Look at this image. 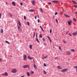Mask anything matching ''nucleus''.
<instances>
[{"label":"nucleus","instance_id":"obj_1","mask_svg":"<svg viewBox=\"0 0 77 77\" xmlns=\"http://www.w3.org/2000/svg\"><path fill=\"white\" fill-rule=\"evenodd\" d=\"M17 69H13L11 71V72H12V73H15V72H17Z\"/></svg>","mask_w":77,"mask_h":77},{"label":"nucleus","instance_id":"obj_2","mask_svg":"<svg viewBox=\"0 0 77 77\" xmlns=\"http://www.w3.org/2000/svg\"><path fill=\"white\" fill-rule=\"evenodd\" d=\"M23 60H26L27 59V55H26L24 54L23 56Z\"/></svg>","mask_w":77,"mask_h":77},{"label":"nucleus","instance_id":"obj_3","mask_svg":"<svg viewBox=\"0 0 77 77\" xmlns=\"http://www.w3.org/2000/svg\"><path fill=\"white\" fill-rule=\"evenodd\" d=\"M68 71L67 69H64L62 70L61 71L62 72H66V71Z\"/></svg>","mask_w":77,"mask_h":77},{"label":"nucleus","instance_id":"obj_4","mask_svg":"<svg viewBox=\"0 0 77 77\" xmlns=\"http://www.w3.org/2000/svg\"><path fill=\"white\" fill-rule=\"evenodd\" d=\"M8 73H7V72H5V73L4 74H2V75H5V76H8Z\"/></svg>","mask_w":77,"mask_h":77},{"label":"nucleus","instance_id":"obj_5","mask_svg":"<svg viewBox=\"0 0 77 77\" xmlns=\"http://www.w3.org/2000/svg\"><path fill=\"white\" fill-rule=\"evenodd\" d=\"M77 34V31L73 33L72 35H74V36H75Z\"/></svg>","mask_w":77,"mask_h":77},{"label":"nucleus","instance_id":"obj_6","mask_svg":"<svg viewBox=\"0 0 77 77\" xmlns=\"http://www.w3.org/2000/svg\"><path fill=\"white\" fill-rule=\"evenodd\" d=\"M28 65H24L23 66V68H28Z\"/></svg>","mask_w":77,"mask_h":77},{"label":"nucleus","instance_id":"obj_7","mask_svg":"<svg viewBox=\"0 0 77 77\" xmlns=\"http://www.w3.org/2000/svg\"><path fill=\"white\" fill-rule=\"evenodd\" d=\"M18 31L19 32H21V27H20V26H18Z\"/></svg>","mask_w":77,"mask_h":77},{"label":"nucleus","instance_id":"obj_8","mask_svg":"<svg viewBox=\"0 0 77 77\" xmlns=\"http://www.w3.org/2000/svg\"><path fill=\"white\" fill-rule=\"evenodd\" d=\"M34 68L35 69H37V66H36V65L35 64H34Z\"/></svg>","mask_w":77,"mask_h":77},{"label":"nucleus","instance_id":"obj_9","mask_svg":"<svg viewBox=\"0 0 77 77\" xmlns=\"http://www.w3.org/2000/svg\"><path fill=\"white\" fill-rule=\"evenodd\" d=\"M71 23H72V21L71 20L68 21V24L69 25H71Z\"/></svg>","mask_w":77,"mask_h":77},{"label":"nucleus","instance_id":"obj_10","mask_svg":"<svg viewBox=\"0 0 77 77\" xmlns=\"http://www.w3.org/2000/svg\"><path fill=\"white\" fill-rule=\"evenodd\" d=\"M57 68H58L59 69H62L63 68L62 67L60 66H57Z\"/></svg>","mask_w":77,"mask_h":77},{"label":"nucleus","instance_id":"obj_11","mask_svg":"<svg viewBox=\"0 0 77 77\" xmlns=\"http://www.w3.org/2000/svg\"><path fill=\"white\" fill-rule=\"evenodd\" d=\"M32 3L34 5H35V1L32 0Z\"/></svg>","mask_w":77,"mask_h":77},{"label":"nucleus","instance_id":"obj_12","mask_svg":"<svg viewBox=\"0 0 77 77\" xmlns=\"http://www.w3.org/2000/svg\"><path fill=\"white\" fill-rule=\"evenodd\" d=\"M66 53L68 55H69L71 54V52L69 51H67Z\"/></svg>","mask_w":77,"mask_h":77},{"label":"nucleus","instance_id":"obj_13","mask_svg":"<svg viewBox=\"0 0 77 77\" xmlns=\"http://www.w3.org/2000/svg\"><path fill=\"white\" fill-rule=\"evenodd\" d=\"M27 75L29 77V76H30V73L29 72H27Z\"/></svg>","mask_w":77,"mask_h":77},{"label":"nucleus","instance_id":"obj_14","mask_svg":"<svg viewBox=\"0 0 77 77\" xmlns=\"http://www.w3.org/2000/svg\"><path fill=\"white\" fill-rule=\"evenodd\" d=\"M29 47L30 49H32V47H33V45H30Z\"/></svg>","mask_w":77,"mask_h":77},{"label":"nucleus","instance_id":"obj_15","mask_svg":"<svg viewBox=\"0 0 77 77\" xmlns=\"http://www.w3.org/2000/svg\"><path fill=\"white\" fill-rule=\"evenodd\" d=\"M29 12H35V10L34 9H30L29 10Z\"/></svg>","mask_w":77,"mask_h":77},{"label":"nucleus","instance_id":"obj_16","mask_svg":"<svg viewBox=\"0 0 77 77\" xmlns=\"http://www.w3.org/2000/svg\"><path fill=\"white\" fill-rule=\"evenodd\" d=\"M28 59H29V60H32V59H33V58H31L29 56H28Z\"/></svg>","mask_w":77,"mask_h":77},{"label":"nucleus","instance_id":"obj_17","mask_svg":"<svg viewBox=\"0 0 77 77\" xmlns=\"http://www.w3.org/2000/svg\"><path fill=\"white\" fill-rule=\"evenodd\" d=\"M12 5H13V6H15L16 4H15V2H12Z\"/></svg>","mask_w":77,"mask_h":77},{"label":"nucleus","instance_id":"obj_18","mask_svg":"<svg viewBox=\"0 0 77 77\" xmlns=\"http://www.w3.org/2000/svg\"><path fill=\"white\" fill-rule=\"evenodd\" d=\"M18 24H19V26L21 27V23L19 21H18Z\"/></svg>","mask_w":77,"mask_h":77},{"label":"nucleus","instance_id":"obj_19","mask_svg":"<svg viewBox=\"0 0 77 77\" xmlns=\"http://www.w3.org/2000/svg\"><path fill=\"white\" fill-rule=\"evenodd\" d=\"M64 16H65V17H68V18H69V16L68 15H67L66 14H64Z\"/></svg>","mask_w":77,"mask_h":77},{"label":"nucleus","instance_id":"obj_20","mask_svg":"<svg viewBox=\"0 0 77 77\" xmlns=\"http://www.w3.org/2000/svg\"><path fill=\"white\" fill-rule=\"evenodd\" d=\"M53 3H57L58 2V1H53L52 2Z\"/></svg>","mask_w":77,"mask_h":77},{"label":"nucleus","instance_id":"obj_21","mask_svg":"<svg viewBox=\"0 0 77 77\" xmlns=\"http://www.w3.org/2000/svg\"><path fill=\"white\" fill-rule=\"evenodd\" d=\"M47 37L48 38V39H49L50 40L51 42V39H50V38L49 37V36H47Z\"/></svg>","mask_w":77,"mask_h":77},{"label":"nucleus","instance_id":"obj_22","mask_svg":"<svg viewBox=\"0 0 77 77\" xmlns=\"http://www.w3.org/2000/svg\"><path fill=\"white\" fill-rule=\"evenodd\" d=\"M43 72H44V74H47V72H46L44 70L43 71Z\"/></svg>","mask_w":77,"mask_h":77},{"label":"nucleus","instance_id":"obj_23","mask_svg":"<svg viewBox=\"0 0 77 77\" xmlns=\"http://www.w3.org/2000/svg\"><path fill=\"white\" fill-rule=\"evenodd\" d=\"M5 42L7 43V44H10V43L7 41H5Z\"/></svg>","mask_w":77,"mask_h":77},{"label":"nucleus","instance_id":"obj_24","mask_svg":"<svg viewBox=\"0 0 77 77\" xmlns=\"http://www.w3.org/2000/svg\"><path fill=\"white\" fill-rule=\"evenodd\" d=\"M40 11H41V12H42V13H43V11L42 10V9L41 8H40Z\"/></svg>","mask_w":77,"mask_h":77},{"label":"nucleus","instance_id":"obj_25","mask_svg":"<svg viewBox=\"0 0 77 77\" xmlns=\"http://www.w3.org/2000/svg\"><path fill=\"white\" fill-rule=\"evenodd\" d=\"M72 2H73V3H74L75 4H77V2H75L74 1L72 0Z\"/></svg>","mask_w":77,"mask_h":77},{"label":"nucleus","instance_id":"obj_26","mask_svg":"<svg viewBox=\"0 0 77 77\" xmlns=\"http://www.w3.org/2000/svg\"><path fill=\"white\" fill-rule=\"evenodd\" d=\"M3 32V30L2 29H1V32L2 33Z\"/></svg>","mask_w":77,"mask_h":77},{"label":"nucleus","instance_id":"obj_27","mask_svg":"<svg viewBox=\"0 0 77 77\" xmlns=\"http://www.w3.org/2000/svg\"><path fill=\"white\" fill-rule=\"evenodd\" d=\"M39 37L41 38H42V35H41V34H40L39 35Z\"/></svg>","mask_w":77,"mask_h":77},{"label":"nucleus","instance_id":"obj_28","mask_svg":"<svg viewBox=\"0 0 77 77\" xmlns=\"http://www.w3.org/2000/svg\"><path fill=\"white\" fill-rule=\"evenodd\" d=\"M63 42L64 43H66V41H65V40H63Z\"/></svg>","mask_w":77,"mask_h":77},{"label":"nucleus","instance_id":"obj_29","mask_svg":"<svg viewBox=\"0 0 77 77\" xmlns=\"http://www.w3.org/2000/svg\"><path fill=\"white\" fill-rule=\"evenodd\" d=\"M35 32H34V33L33 36V38H35Z\"/></svg>","mask_w":77,"mask_h":77},{"label":"nucleus","instance_id":"obj_30","mask_svg":"<svg viewBox=\"0 0 77 77\" xmlns=\"http://www.w3.org/2000/svg\"><path fill=\"white\" fill-rule=\"evenodd\" d=\"M36 40L37 41V42H39V41L38 40V38H36Z\"/></svg>","mask_w":77,"mask_h":77},{"label":"nucleus","instance_id":"obj_31","mask_svg":"<svg viewBox=\"0 0 77 77\" xmlns=\"http://www.w3.org/2000/svg\"><path fill=\"white\" fill-rule=\"evenodd\" d=\"M74 51L75 50H74V49H71V51H72V52H74Z\"/></svg>","mask_w":77,"mask_h":77},{"label":"nucleus","instance_id":"obj_32","mask_svg":"<svg viewBox=\"0 0 77 77\" xmlns=\"http://www.w3.org/2000/svg\"><path fill=\"white\" fill-rule=\"evenodd\" d=\"M68 32H69L68 31H67V32H66V35L68 34Z\"/></svg>","mask_w":77,"mask_h":77},{"label":"nucleus","instance_id":"obj_33","mask_svg":"<svg viewBox=\"0 0 77 77\" xmlns=\"http://www.w3.org/2000/svg\"><path fill=\"white\" fill-rule=\"evenodd\" d=\"M58 14V13H57V12H56L55 13V15H57Z\"/></svg>","mask_w":77,"mask_h":77},{"label":"nucleus","instance_id":"obj_34","mask_svg":"<svg viewBox=\"0 0 77 77\" xmlns=\"http://www.w3.org/2000/svg\"><path fill=\"white\" fill-rule=\"evenodd\" d=\"M27 23L28 26H29L30 25V23H29V22H27Z\"/></svg>","mask_w":77,"mask_h":77},{"label":"nucleus","instance_id":"obj_35","mask_svg":"<svg viewBox=\"0 0 77 77\" xmlns=\"http://www.w3.org/2000/svg\"><path fill=\"white\" fill-rule=\"evenodd\" d=\"M73 20L74 21H76V19L75 18L73 19Z\"/></svg>","mask_w":77,"mask_h":77},{"label":"nucleus","instance_id":"obj_36","mask_svg":"<svg viewBox=\"0 0 77 77\" xmlns=\"http://www.w3.org/2000/svg\"><path fill=\"white\" fill-rule=\"evenodd\" d=\"M52 32V30H51V29H50V33H51Z\"/></svg>","mask_w":77,"mask_h":77},{"label":"nucleus","instance_id":"obj_37","mask_svg":"<svg viewBox=\"0 0 77 77\" xmlns=\"http://www.w3.org/2000/svg\"><path fill=\"white\" fill-rule=\"evenodd\" d=\"M9 15H10V16H11V17H12V15H11V14H10V13H9Z\"/></svg>","mask_w":77,"mask_h":77},{"label":"nucleus","instance_id":"obj_38","mask_svg":"<svg viewBox=\"0 0 77 77\" xmlns=\"http://www.w3.org/2000/svg\"><path fill=\"white\" fill-rule=\"evenodd\" d=\"M28 65V69H30V67H29V65Z\"/></svg>","mask_w":77,"mask_h":77},{"label":"nucleus","instance_id":"obj_39","mask_svg":"<svg viewBox=\"0 0 77 77\" xmlns=\"http://www.w3.org/2000/svg\"><path fill=\"white\" fill-rule=\"evenodd\" d=\"M41 29L42 30V31H43V32H44V29H43V28H41Z\"/></svg>","mask_w":77,"mask_h":77},{"label":"nucleus","instance_id":"obj_40","mask_svg":"<svg viewBox=\"0 0 77 77\" xmlns=\"http://www.w3.org/2000/svg\"><path fill=\"white\" fill-rule=\"evenodd\" d=\"M48 5H51V2H49L48 3Z\"/></svg>","mask_w":77,"mask_h":77},{"label":"nucleus","instance_id":"obj_41","mask_svg":"<svg viewBox=\"0 0 77 77\" xmlns=\"http://www.w3.org/2000/svg\"><path fill=\"white\" fill-rule=\"evenodd\" d=\"M55 20L57 23H58V21L57 20V19H55Z\"/></svg>","mask_w":77,"mask_h":77},{"label":"nucleus","instance_id":"obj_42","mask_svg":"<svg viewBox=\"0 0 77 77\" xmlns=\"http://www.w3.org/2000/svg\"><path fill=\"white\" fill-rule=\"evenodd\" d=\"M26 16H24V20H26Z\"/></svg>","mask_w":77,"mask_h":77},{"label":"nucleus","instance_id":"obj_43","mask_svg":"<svg viewBox=\"0 0 77 77\" xmlns=\"http://www.w3.org/2000/svg\"><path fill=\"white\" fill-rule=\"evenodd\" d=\"M47 57H48V55H47L45 57H44L45 59H46V58H47Z\"/></svg>","mask_w":77,"mask_h":77},{"label":"nucleus","instance_id":"obj_44","mask_svg":"<svg viewBox=\"0 0 77 77\" xmlns=\"http://www.w3.org/2000/svg\"><path fill=\"white\" fill-rule=\"evenodd\" d=\"M69 36H72V35L70 33H69Z\"/></svg>","mask_w":77,"mask_h":77},{"label":"nucleus","instance_id":"obj_45","mask_svg":"<svg viewBox=\"0 0 77 77\" xmlns=\"http://www.w3.org/2000/svg\"><path fill=\"white\" fill-rule=\"evenodd\" d=\"M74 6L75 8H77V5H74Z\"/></svg>","mask_w":77,"mask_h":77},{"label":"nucleus","instance_id":"obj_46","mask_svg":"<svg viewBox=\"0 0 77 77\" xmlns=\"http://www.w3.org/2000/svg\"><path fill=\"white\" fill-rule=\"evenodd\" d=\"M45 38H43V41H45Z\"/></svg>","mask_w":77,"mask_h":77},{"label":"nucleus","instance_id":"obj_47","mask_svg":"<svg viewBox=\"0 0 77 77\" xmlns=\"http://www.w3.org/2000/svg\"><path fill=\"white\" fill-rule=\"evenodd\" d=\"M1 17H2V14L1 13H0V19L1 18Z\"/></svg>","mask_w":77,"mask_h":77},{"label":"nucleus","instance_id":"obj_48","mask_svg":"<svg viewBox=\"0 0 77 77\" xmlns=\"http://www.w3.org/2000/svg\"><path fill=\"white\" fill-rule=\"evenodd\" d=\"M44 65L45 66H46V64H45V63H44Z\"/></svg>","mask_w":77,"mask_h":77},{"label":"nucleus","instance_id":"obj_49","mask_svg":"<svg viewBox=\"0 0 77 77\" xmlns=\"http://www.w3.org/2000/svg\"><path fill=\"white\" fill-rule=\"evenodd\" d=\"M20 5H21L22 6V5H23V3H22V2H21V3H20Z\"/></svg>","mask_w":77,"mask_h":77},{"label":"nucleus","instance_id":"obj_50","mask_svg":"<svg viewBox=\"0 0 77 77\" xmlns=\"http://www.w3.org/2000/svg\"><path fill=\"white\" fill-rule=\"evenodd\" d=\"M59 50H61V48H60V46H59Z\"/></svg>","mask_w":77,"mask_h":77},{"label":"nucleus","instance_id":"obj_51","mask_svg":"<svg viewBox=\"0 0 77 77\" xmlns=\"http://www.w3.org/2000/svg\"><path fill=\"white\" fill-rule=\"evenodd\" d=\"M44 45H47V44H46V43H44Z\"/></svg>","mask_w":77,"mask_h":77},{"label":"nucleus","instance_id":"obj_52","mask_svg":"<svg viewBox=\"0 0 77 77\" xmlns=\"http://www.w3.org/2000/svg\"><path fill=\"white\" fill-rule=\"evenodd\" d=\"M2 61V59L0 58V61Z\"/></svg>","mask_w":77,"mask_h":77},{"label":"nucleus","instance_id":"obj_53","mask_svg":"<svg viewBox=\"0 0 77 77\" xmlns=\"http://www.w3.org/2000/svg\"><path fill=\"white\" fill-rule=\"evenodd\" d=\"M54 18H55V17H54V16H53V19H54Z\"/></svg>","mask_w":77,"mask_h":77},{"label":"nucleus","instance_id":"obj_54","mask_svg":"<svg viewBox=\"0 0 77 77\" xmlns=\"http://www.w3.org/2000/svg\"><path fill=\"white\" fill-rule=\"evenodd\" d=\"M39 22H40L39 19H38V23H39Z\"/></svg>","mask_w":77,"mask_h":77},{"label":"nucleus","instance_id":"obj_55","mask_svg":"<svg viewBox=\"0 0 77 77\" xmlns=\"http://www.w3.org/2000/svg\"><path fill=\"white\" fill-rule=\"evenodd\" d=\"M32 73V74H33V73H34V72L32 71L31 72Z\"/></svg>","mask_w":77,"mask_h":77},{"label":"nucleus","instance_id":"obj_56","mask_svg":"<svg viewBox=\"0 0 77 77\" xmlns=\"http://www.w3.org/2000/svg\"><path fill=\"white\" fill-rule=\"evenodd\" d=\"M37 18V16H35V19H36Z\"/></svg>","mask_w":77,"mask_h":77},{"label":"nucleus","instance_id":"obj_57","mask_svg":"<svg viewBox=\"0 0 77 77\" xmlns=\"http://www.w3.org/2000/svg\"><path fill=\"white\" fill-rule=\"evenodd\" d=\"M55 59H58V57H55Z\"/></svg>","mask_w":77,"mask_h":77},{"label":"nucleus","instance_id":"obj_58","mask_svg":"<svg viewBox=\"0 0 77 77\" xmlns=\"http://www.w3.org/2000/svg\"><path fill=\"white\" fill-rule=\"evenodd\" d=\"M37 17L39 18V15L38 14H37Z\"/></svg>","mask_w":77,"mask_h":77},{"label":"nucleus","instance_id":"obj_59","mask_svg":"<svg viewBox=\"0 0 77 77\" xmlns=\"http://www.w3.org/2000/svg\"><path fill=\"white\" fill-rule=\"evenodd\" d=\"M21 77H24V75H23L21 76Z\"/></svg>","mask_w":77,"mask_h":77},{"label":"nucleus","instance_id":"obj_60","mask_svg":"<svg viewBox=\"0 0 77 77\" xmlns=\"http://www.w3.org/2000/svg\"><path fill=\"white\" fill-rule=\"evenodd\" d=\"M40 27L41 29L42 28V27H41V26H40Z\"/></svg>","mask_w":77,"mask_h":77},{"label":"nucleus","instance_id":"obj_61","mask_svg":"<svg viewBox=\"0 0 77 77\" xmlns=\"http://www.w3.org/2000/svg\"><path fill=\"white\" fill-rule=\"evenodd\" d=\"M75 14H77V12H75Z\"/></svg>","mask_w":77,"mask_h":77},{"label":"nucleus","instance_id":"obj_62","mask_svg":"<svg viewBox=\"0 0 77 77\" xmlns=\"http://www.w3.org/2000/svg\"><path fill=\"white\" fill-rule=\"evenodd\" d=\"M45 59V58L44 57H43L42 59Z\"/></svg>","mask_w":77,"mask_h":77},{"label":"nucleus","instance_id":"obj_63","mask_svg":"<svg viewBox=\"0 0 77 77\" xmlns=\"http://www.w3.org/2000/svg\"><path fill=\"white\" fill-rule=\"evenodd\" d=\"M6 5H8V2H6Z\"/></svg>","mask_w":77,"mask_h":77},{"label":"nucleus","instance_id":"obj_64","mask_svg":"<svg viewBox=\"0 0 77 77\" xmlns=\"http://www.w3.org/2000/svg\"><path fill=\"white\" fill-rule=\"evenodd\" d=\"M36 38L37 37V34L36 35Z\"/></svg>","mask_w":77,"mask_h":77}]
</instances>
